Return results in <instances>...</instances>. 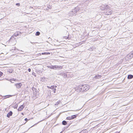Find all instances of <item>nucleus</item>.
<instances>
[{
	"mask_svg": "<svg viewBox=\"0 0 133 133\" xmlns=\"http://www.w3.org/2000/svg\"><path fill=\"white\" fill-rule=\"evenodd\" d=\"M80 91L82 92H85L88 91L89 89V85L88 84L82 85L79 87Z\"/></svg>",
	"mask_w": 133,
	"mask_h": 133,
	"instance_id": "nucleus-1",
	"label": "nucleus"
},
{
	"mask_svg": "<svg viewBox=\"0 0 133 133\" xmlns=\"http://www.w3.org/2000/svg\"><path fill=\"white\" fill-rule=\"evenodd\" d=\"M110 7L109 6V8H107L106 10H105L104 13L105 15H110L112 13V10L110 9Z\"/></svg>",
	"mask_w": 133,
	"mask_h": 133,
	"instance_id": "nucleus-2",
	"label": "nucleus"
},
{
	"mask_svg": "<svg viewBox=\"0 0 133 133\" xmlns=\"http://www.w3.org/2000/svg\"><path fill=\"white\" fill-rule=\"evenodd\" d=\"M16 39L17 38H16V36H15L14 35L12 36L10 39L9 40V43L11 42H15V39Z\"/></svg>",
	"mask_w": 133,
	"mask_h": 133,
	"instance_id": "nucleus-3",
	"label": "nucleus"
},
{
	"mask_svg": "<svg viewBox=\"0 0 133 133\" xmlns=\"http://www.w3.org/2000/svg\"><path fill=\"white\" fill-rule=\"evenodd\" d=\"M76 10L75 9H73L72 11L70 12L69 14L70 16H72L73 15H76Z\"/></svg>",
	"mask_w": 133,
	"mask_h": 133,
	"instance_id": "nucleus-4",
	"label": "nucleus"
},
{
	"mask_svg": "<svg viewBox=\"0 0 133 133\" xmlns=\"http://www.w3.org/2000/svg\"><path fill=\"white\" fill-rule=\"evenodd\" d=\"M32 90H33V94L34 95L37 96L39 95V93L37 90L34 88H33Z\"/></svg>",
	"mask_w": 133,
	"mask_h": 133,
	"instance_id": "nucleus-5",
	"label": "nucleus"
},
{
	"mask_svg": "<svg viewBox=\"0 0 133 133\" xmlns=\"http://www.w3.org/2000/svg\"><path fill=\"white\" fill-rule=\"evenodd\" d=\"M10 51L14 53H16L17 52V51L19 50L18 49H16V48L15 47H13L12 48V49H10Z\"/></svg>",
	"mask_w": 133,
	"mask_h": 133,
	"instance_id": "nucleus-6",
	"label": "nucleus"
},
{
	"mask_svg": "<svg viewBox=\"0 0 133 133\" xmlns=\"http://www.w3.org/2000/svg\"><path fill=\"white\" fill-rule=\"evenodd\" d=\"M55 69L56 70H61L62 68V66H59L57 65H55Z\"/></svg>",
	"mask_w": 133,
	"mask_h": 133,
	"instance_id": "nucleus-7",
	"label": "nucleus"
},
{
	"mask_svg": "<svg viewBox=\"0 0 133 133\" xmlns=\"http://www.w3.org/2000/svg\"><path fill=\"white\" fill-rule=\"evenodd\" d=\"M17 88H21L22 85V84L21 83H17L15 85Z\"/></svg>",
	"mask_w": 133,
	"mask_h": 133,
	"instance_id": "nucleus-8",
	"label": "nucleus"
},
{
	"mask_svg": "<svg viewBox=\"0 0 133 133\" xmlns=\"http://www.w3.org/2000/svg\"><path fill=\"white\" fill-rule=\"evenodd\" d=\"M22 33L18 31L16 33H15L14 35L15 36H16V38H17V36H19V35L21 36V34Z\"/></svg>",
	"mask_w": 133,
	"mask_h": 133,
	"instance_id": "nucleus-9",
	"label": "nucleus"
},
{
	"mask_svg": "<svg viewBox=\"0 0 133 133\" xmlns=\"http://www.w3.org/2000/svg\"><path fill=\"white\" fill-rule=\"evenodd\" d=\"M109 6L108 5H106L105 6H104L103 7H102L101 8V9L102 10H106V9L109 8Z\"/></svg>",
	"mask_w": 133,
	"mask_h": 133,
	"instance_id": "nucleus-10",
	"label": "nucleus"
},
{
	"mask_svg": "<svg viewBox=\"0 0 133 133\" xmlns=\"http://www.w3.org/2000/svg\"><path fill=\"white\" fill-rule=\"evenodd\" d=\"M127 78L128 79H132L133 78V75H132L129 74L128 75Z\"/></svg>",
	"mask_w": 133,
	"mask_h": 133,
	"instance_id": "nucleus-11",
	"label": "nucleus"
},
{
	"mask_svg": "<svg viewBox=\"0 0 133 133\" xmlns=\"http://www.w3.org/2000/svg\"><path fill=\"white\" fill-rule=\"evenodd\" d=\"M24 108V107L23 105H21L20 107H19L18 109V111H21Z\"/></svg>",
	"mask_w": 133,
	"mask_h": 133,
	"instance_id": "nucleus-12",
	"label": "nucleus"
},
{
	"mask_svg": "<svg viewBox=\"0 0 133 133\" xmlns=\"http://www.w3.org/2000/svg\"><path fill=\"white\" fill-rule=\"evenodd\" d=\"M47 67L49 68L55 69L54 65H51L50 66H48Z\"/></svg>",
	"mask_w": 133,
	"mask_h": 133,
	"instance_id": "nucleus-13",
	"label": "nucleus"
},
{
	"mask_svg": "<svg viewBox=\"0 0 133 133\" xmlns=\"http://www.w3.org/2000/svg\"><path fill=\"white\" fill-rule=\"evenodd\" d=\"M2 97V98L3 99H5L6 98H8V95H7L5 96H0V97Z\"/></svg>",
	"mask_w": 133,
	"mask_h": 133,
	"instance_id": "nucleus-14",
	"label": "nucleus"
},
{
	"mask_svg": "<svg viewBox=\"0 0 133 133\" xmlns=\"http://www.w3.org/2000/svg\"><path fill=\"white\" fill-rule=\"evenodd\" d=\"M78 114L75 115L71 116L72 119H73L76 117L77 116Z\"/></svg>",
	"mask_w": 133,
	"mask_h": 133,
	"instance_id": "nucleus-15",
	"label": "nucleus"
},
{
	"mask_svg": "<svg viewBox=\"0 0 133 133\" xmlns=\"http://www.w3.org/2000/svg\"><path fill=\"white\" fill-rule=\"evenodd\" d=\"M101 77V76L100 75H96V76L94 77L95 78H96L99 79V78H100Z\"/></svg>",
	"mask_w": 133,
	"mask_h": 133,
	"instance_id": "nucleus-16",
	"label": "nucleus"
},
{
	"mask_svg": "<svg viewBox=\"0 0 133 133\" xmlns=\"http://www.w3.org/2000/svg\"><path fill=\"white\" fill-rule=\"evenodd\" d=\"M16 81V79L13 78L12 79H10L9 81H10L11 83H14V82L15 81Z\"/></svg>",
	"mask_w": 133,
	"mask_h": 133,
	"instance_id": "nucleus-17",
	"label": "nucleus"
},
{
	"mask_svg": "<svg viewBox=\"0 0 133 133\" xmlns=\"http://www.w3.org/2000/svg\"><path fill=\"white\" fill-rule=\"evenodd\" d=\"M67 122L65 121H63L62 122V124L64 125H66L67 124Z\"/></svg>",
	"mask_w": 133,
	"mask_h": 133,
	"instance_id": "nucleus-18",
	"label": "nucleus"
},
{
	"mask_svg": "<svg viewBox=\"0 0 133 133\" xmlns=\"http://www.w3.org/2000/svg\"><path fill=\"white\" fill-rule=\"evenodd\" d=\"M57 87V86H56V85H55V86H54V85L51 86V88H50V89H54L55 88H56Z\"/></svg>",
	"mask_w": 133,
	"mask_h": 133,
	"instance_id": "nucleus-19",
	"label": "nucleus"
},
{
	"mask_svg": "<svg viewBox=\"0 0 133 133\" xmlns=\"http://www.w3.org/2000/svg\"><path fill=\"white\" fill-rule=\"evenodd\" d=\"M12 112L11 111H10L9 112V118L10 116H11L12 115Z\"/></svg>",
	"mask_w": 133,
	"mask_h": 133,
	"instance_id": "nucleus-20",
	"label": "nucleus"
},
{
	"mask_svg": "<svg viewBox=\"0 0 133 133\" xmlns=\"http://www.w3.org/2000/svg\"><path fill=\"white\" fill-rule=\"evenodd\" d=\"M42 55H48L50 54V53L49 52H43L42 53Z\"/></svg>",
	"mask_w": 133,
	"mask_h": 133,
	"instance_id": "nucleus-21",
	"label": "nucleus"
},
{
	"mask_svg": "<svg viewBox=\"0 0 133 133\" xmlns=\"http://www.w3.org/2000/svg\"><path fill=\"white\" fill-rule=\"evenodd\" d=\"M74 9H75V10H76V12H77L79 10V8L78 7H76Z\"/></svg>",
	"mask_w": 133,
	"mask_h": 133,
	"instance_id": "nucleus-22",
	"label": "nucleus"
},
{
	"mask_svg": "<svg viewBox=\"0 0 133 133\" xmlns=\"http://www.w3.org/2000/svg\"><path fill=\"white\" fill-rule=\"evenodd\" d=\"M40 33L39 32L37 31L35 34V35L36 36H39L40 35Z\"/></svg>",
	"mask_w": 133,
	"mask_h": 133,
	"instance_id": "nucleus-23",
	"label": "nucleus"
},
{
	"mask_svg": "<svg viewBox=\"0 0 133 133\" xmlns=\"http://www.w3.org/2000/svg\"><path fill=\"white\" fill-rule=\"evenodd\" d=\"M71 116H70L66 118V119L68 120H71L72 119V118H71Z\"/></svg>",
	"mask_w": 133,
	"mask_h": 133,
	"instance_id": "nucleus-24",
	"label": "nucleus"
},
{
	"mask_svg": "<svg viewBox=\"0 0 133 133\" xmlns=\"http://www.w3.org/2000/svg\"><path fill=\"white\" fill-rule=\"evenodd\" d=\"M93 49H94L93 47L92 46L89 49V50H90L93 51Z\"/></svg>",
	"mask_w": 133,
	"mask_h": 133,
	"instance_id": "nucleus-25",
	"label": "nucleus"
},
{
	"mask_svg": "<svg viewBox=\"0 0 133 133\" xmlns=\"http://www.w3.org/2000/svg\"><path fill=\"white\" fill-rule=\"evenodd\" d=\"M60 102V101H59L57 102L55 104V105H57Z\"/></svg>",
	"mask_w": 133,
	"mask_h": 133,
	"instance_id": "nucleus-26",
	"label": "nucleus"
},
{
	"mask_svg": "<svg viewBox=\"0 0 133 133\" xmlns=\"http://www.w3.org/2000/svg\"><path fill=\"white\" fill-rule=\"evenodd\" d=\"M18 107V105H17V104H16V105H15V106H14V108L15 109H16V108H17V107Z\"/></svg>",
	"mask_w": 133,
	"mask_h": 133,
	"instance_id": "nucleus-27",
	"label": "nucleus"
},
{
	"mask_svg": "<svg viewBox=\"0 0 133 133\" xmlns=\"http://www.w3.org/2000/svg\"><path fill=\"white\" fill-rule=\"evenodd\" d=\"M15 56V55L14 54H13L12 55H11V56L10 57V58H14L13 57V56Z\"/></svg>",
	"mask_w": 133,
	"mask_h": 133,
	"instance_id": "nucleus-28",
	"label": "nucleus"
},
{
	"mask_svg": "<svg viewBox=\"0 0 133 133\" xmlns=\"http://www.w3.org/2000/svg\"><path fill=\"white\" fill-rule=\"evenodd\" d=\"M3 73L0 71V77H1L3 75Z\"/></svg>",
	"mask_w": 133,
	"mask_h": 133,
	"instance_id": "nucleus-29",
	"label": "nucleus"
},
{
	"mask_svg": "<svg viewBox=\"0 0 133 133\" xmlns=\"http://www.w3.org/2000/svg\"><path fill=\"white\" fill-rule=\"evenodd\" d=\"M44 79L45 78L44 77L42 78V79L41 80V81L42 82H45V80H44Z\"/></svg>",
	"mask_w": 133,
	"mask_h": 133,
	"instance_id": "nucleus-30",
	"label": "nucleus"
},
{
	"mask_svg": "<svg viewBox=\"0 0 133 133\" xmlns=\"http://www.w3.org/2000/svg\"><path fill=\"white\" fill-rule=\"evenodd\" d=\"M16 5H17L18 6H20V4L19 3H17L16 4Z\"/></svg>",
	"mask_w": 133,
	"mask_h": 133,
	"instance_id": "nucleus-31",
	"label": "nucleus"
},
{
	"mask_svg": "<svg viewBox=\"0 0 133 133\" xmlns=\"http://www.w3.org/2000/svg\"><path fill=\"white\" fill-rule=\"evenodd\" d=\"M54 89V93H55V92H56V88H55Z\"/></svg>",
	"mask_w": 133,
	"mask_h": 133,
	"instance_id": "nucleus-32",
	"label": "nucleus"
},
{
	"mask_svg": "<svg viewBox=\"0 0 133 133\" xmlns=\"http://www.w3.org/2000/svg\"><path fill=\"white\" fill-rule=\"evenodd\" d=\"M51 6H50V5H49V6H48V8H50H50H51Z\"/></svg>",
	"mask_w": 133,
	"mask_h": 133,
	"instance_id": "nucleus-33",
	"label": "nucleus"
},
{
	"mask_svg": "<svg viewBox=\"0 0 133 133\" xmlns=\"http://www.w3.org/2000/svg\"><path fill=\"white\" fill-rule=\"evenodd\" d=\"M14 95H9V97H12V96H14Z\"/></svg>",
	"mask_w": 133,
	"mask_h": 133,
	"instance_id": "nucleus-34",
	"label": "nucleus"
},
{
	"mask_svg": "<svg viewBox=\"0 0 133 133\" xmlns=\"http://www.w3.org/2000/svg\"><path fill=\"white\" fill-rule=\"evenodd\" d=\"M28 70L29 72H30L31 71V69L30 68H29Z\"/></svg>",
	"mask_w": 133,
	"mask_h": 133,
	"instance_id": "nucleus-35",
	"label": "nucleus"
},
{
	"mask_svg": "<svg viewBox=\"0 0 133 133\" xmlns=\"http://www.w3.org/2000/svg\"><path fill=\"white\" fill-rule=\"evenodd\" d=\"M70 38L68 36H67V39H70Z\"/></svg>",
	"mask_w": 133,
	"mask_h": 133,
	"instance_id": "nucleus-36",
	"label": "nucleus"
},
{
	"mask_svg": "<svg viewBox=\"0 0 133 133\" xmlns=\"http://www.w3.org/2000/svg\"><path fill=\"white\" fill-rule=\"evenodd\" d=\"M25 121H27L28 119H27V118H26L25 119H24Z\"/></svg>",
	"mask_w": 133,
	"mask_h": 133,
	"instance_id": "nucleus-37",
	"label": "nucleus"
},
{
	"mask_svg": "<svg viewBox=\"0 0 133 133\" xmlns=\"http://www.w3.org/2000/svg\"><path fill=\"white\" fill-rule=\"evenodd\" d=\"M131 55H132L133 56H133V51L132 52H131Z\"/></svg>",
	"mask_w": 133,
	"mask_h": 133,
	"instance_id": "nucleus-38",
	"label": "nucleus"
},
{
	"mask_svg": "<svg viewBox=\"0 0 133 133\" xmlns=\"http://www.w3.org/2000/svg\"><path fill=\"white\" fill-rule=\"evenodd\" d=\"M84 131H81V132H79V133H84Z\"/></svg>",
	"mask_w": 133,
	"mask_h": 133,
	"instance_id": "nucleus-39",
	"label": "nucleus"
},
{
	"mask_svg": "<svg viewBox=\"0 0 133 133\" xmlns=\"http://www.w3.org/2000/svg\"><path fill=\"white\" fill-rule=\"evenodd\" d=\"M47 88H48V89H50V88H51V87H49V86H47Z\"/></svg>",
	"mask_w": 133,
	"mask_h": 133,
	"instance_id": "nucleus-40",
	"label": "nucleus"
},
{
	"mask_svg": "<svg viewBox=\"0 0 133 133\" xmlns=\"http://www.w3.org/2000/svg\"><path fill=\"white\" fill-rule=\"evenodd\" d=\"M64 38H65L67 39V36H65L64 37Z\"/></svg>",
	"mask_w": 133,
	"mask_h": 133,
	"instance_id": "nucleus-41",
	"label": "nucleus"
},
{
	"mask_svg": "<svg viewBox=\"0 0 133 133\" xmlns=\"http://www.w3.org/2000/svg\"><path fill=\"white\" fill-rule=\"evenodd\" d=\"M12 71H10L9 70V72L10 73H11L12 72Z\"/></svg>",
	"mask_w": 133,
	"mask_h": 133,
	"instance_id": "nucleus-42",
	"label": "nucleus"
},
{
	"mask_svg": "<svg viewBox=\"0 0 133 133\" xmlns=\"http://www.w3.org/2000/svg\"><path fill=\"white\" fill-rule=\"evenodd\" d=\"M7 117H8V113L7 114Z\"/></svg>",
	"mask_w": 133,
	"mask_h": 133,
	"instance_id": "nucleus-43",
	"label": "nucleus"
},
{
	"mask_svg": "<svg viewBox=\"0 0 133 133\" xmlns=\"http://www.w3.org/2000/svg\"><path fill=\"white\" fill-rule=\"evenodd\" d=\"M32 8V7L30 6V7H29V8H30V9Z\"/></svg>",
	"mask_w": 133,
	"mask_h": 133,
	"instance_id": "nucleus-44",
	"label": "nucleus"
},
{
	"mask_svg": "<svg viewBox=\"0 0 133 133\" xmlns=\"http://www.w3.org/2000/svg\"><path fill=\"white\" fill-rule=\"evenodd\" d=\"M21 114H22V115H24V114H23V113H22Z\"/></svg>",
	"mask_w": 133,
	"mask_h": 133,
	"instance_id": "nucleus-45",
	"label": "nucleus"
},
{
	"mask_svg": "<svg viewBox=\"0 0 133 133\" xmlns=\"http://www.w3.org/2000/svg\"><path fill=\"white\" fill-rule=\"evenodd\" d=\"M69 126V125H68V127H67V128H68V127Z\"/></svg>",
	"mask_w": 133,
	"mask_h": 133,
	"instance_id": "nucleus-46",
	"label": "nucleus"
},
{
	"mask_svg": "<svg viewBox=\"0 0 133 133\" xmlns=\"http://www.w3.org/2000/svg\"><path fill=\"white\" fill-rule=\"evenodd\" d=\"M30 43H32L31 42H30Z\"/></svg>",
	"mask_w": 133,
	"mask_h": 133,
	"instance_id": "nucleus-47",
	"label": "nucleus"
},
{
	"mask_svg": "<svg viewBox=\"0 0 133 133\" xmlns=\"http://www.w3.org/2000/svg\"><path fill=\"white\" fill-rule=\"evenodd\" d=\"M50 93L51 94L50 92Z\"/></svg>",
	"mask_w": 133,
	"mask_h": 133,
	"instance_id": "nucleus-48",
	"label": "nucleus"
}]
</instances>
